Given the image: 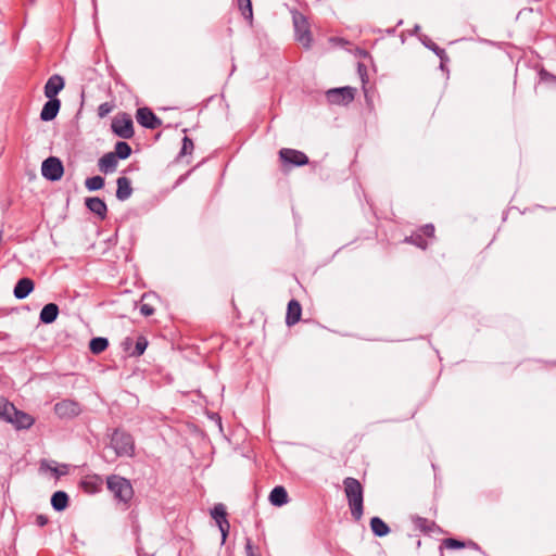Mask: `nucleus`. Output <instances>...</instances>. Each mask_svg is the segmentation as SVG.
Wrapping results in <instances>:
<instances>
[{"label":"nucleus","mask_w":556,"mask_h":556,"mask_svg":"<svg viewBox=\"0 0 556 556\" xmlns=\"http://www.w3.org/2000/svg\"><path fill=\"white\" fill-rule=\"evenodd\" d=\"M419 30H420V26L419 25H415L413 34H417Z\"/></svg>","instance_id":"obj_46"},{"label":"nucleus","mask_w":556,"mask_h":556,"mask_svg":"<svg viewBox=\"0 0 556 556\" xmlns=\"http://www.w3.org/2000/svg\"><path fill=\"white\" fill-rule=\"evenodd\" d=\"M134 341L130 337H127L122 342L123 350L129 355V352L134 349Z\"/></svg>","instance_id":"obj_39"},{"label":"nucleus","mask_w":556,"mask_h":556,"mask_svg":"<svg viewBox=\"0 0 556 556\" xmlns=\"http://www.w3.org/2000/svg\"><path fill=\"white\" fill-rule=\"evenodd\" d=\"M443 545L450 549H458L466 546V543L457 539L448 538L443 541Z\"/></svg>","instance_id":"obj_34"},{"label":"nucleus","mask_w":556,"mask_h":556,"mask_svg":"<svg viewBox=\"0 0 556 556\" xmlns=\"http://www.w3.org/2000/svg\"><path fill=\"white\" fill-rule=\"evenodd\" d=\"M64 86V78L59 74H54L46 81L43 93L46 98H58L56 96L63 90Z\"/></svg>","instance_id":"obj_12"},{"label":"nucleus","mask_w":556,"mask_h":556,"mask_svg":"<svg viewBox=\"0 0 556 556\" xmlns=\"http://www.w3.org/2000/svg\"><path fill=\"white\" fill-rule=\"evenodd\" d=\"M344 492L351 515L355 521L362 519L364 514V491L361 482L352 477L343 480Z\"/></svg>","instance_id":"obj_1"},{"label":"nucleus","mask_w":556,"mask_h":556,"mask_svg":"<svg viewBox=\"0 0 556 556\" xmlns=\"http://www.w3.org/2000/svg\"><path fill=\"white\" fill-rule=\"evenodd\" d=\"M148 348V340L143 336H139L134 345V349L129 352L130 357L141 356Z\"/></svg>","instance_id":"obj_29"},{"label":"nucleus","mask_w":556,"mask_h":556,"mask_svg":"<svg viewBox=\"0 0 556 556\" xmlns=\"http://www.w3.org/2000/svg\"><path fill=\"white\" fill-rule=\"evenodd\" d=\"M211 516L218 526L223 541H225L230 528V525L227 520V511L225 505L222 503L214 505V507L211 509Z\"/></svg>","instance_id":"obj_9"},{"label":"nucleus","mask_w":556,"mask_h":556,"mask_svg":"<svg viewBox=\"0 0 556 556\" xmlns=\"http://www.w3.org/2000/svg\"><path fill=\"white\" fill-rule=\"evenodd\" d=\"M36 523L40 527H43L48 523V517L43 515H38L36 518Z\"/></svg>","instance_id":"obj_41"},{"label":"nucleus","mask_w":556,"mask_h":556,"mask_svg":"<svg viewBox=\"0 0 556 556\" xmlns=\"http://www.w3.org/2000/svg\"><path fill=\"white\" fill-rule=\"evenodd\" d=\"M405 241L422 250L428 247V240L420 232L413 233L412 236L407 237Z\"/></svg>","instance_id":"obj_31"},{"label":"nucleus","mask_w":556,"mask_h":556,"mask_svg":"<svg viewBox=\"0 0 556 556\" xmlns=\"http://www.w3.org/2000/svg\"><path fill=\"white\" fill-rule=\"evenodd\" d=\"M109 346V340L104 337H94L89 341V350L92 354H100Z\"/></svg>","instance_id":"obj_27"},{"label":"nucleus","mask_w":556,"mask_h":556,"mask_svg":"<svg viewBox=\"0 0 556 556\" xmlns=\"http://www.w3.org/2000/svg\"><path fill=\"white\" fill-rule=\"evenodd\" d=\"M193 141L185 136L184 139H182V146H181V149H180V152H179V156H185V155H188L192 152L193 150Z\"/></svg>","instance_id":"obj_33"},{"label":"nucleus","mask_w":556,"mask_h":556,"mask_svg":"<svg viewBox=\"0 0 556 556\" xmlns=\"http://www.w3.org/2000/svg\"><path fill=\"white\" fill-rule=\"evenodd\" d=\"M238 5L242 15L248 20H252L253 11L251 0H238Z\"/></svg>","instance_id":"obj_32"},{"label":"nucleus","mask_w":556,"mask_h":556,"mask_svg":"<svg viewBox=\"0 0 556 556\" xmlns=\"http://www.w3.org/2000/svg\"><path fill=\"white\" fill-rule=\"evenodd\" d=\"M64 173V166L63 163L59 157L55 156H49L42 162L41 165V175L50 180V181H58L62 178Z\"/></svg>","instance_id":"obj_6"},{"label":"nucleus","mask_w":556,"mask_h":556,"mask_svg":"<svg viewBox=\"0 0 556 556\" xmlns=\"http://www.w3.org/2000/svg\"><path fill=\"white\" fill-rule=\"evenodd\" d=\"M369 525L372 533L378 538L390 533V527L380 517H372Z\"/></svg>","instance_id":"obj_25"},{"label":"nucleus","mask_w":556,"mask_h":556,"mask_svg":"<svg viewBox=\"0 0 556 556\" xmlns=\"http://www.w3.org/2000/svg\"><path fill=\"white\" fill-rule=\"evenodd\" d=\"M355 97V88L353 87H339L329 89L326 92V99L330 104L348 105Z\"/></svg>","instance_id":"obj_5"},{"label":"nucleus","mask_w":556,"mask_h":556,"mask_svg":"<svg viewBox=\"0 0 556 556\" xmlns=\"http://www.w3.org/2000/svg\"><path fill=\"white\" fill-rule=\"evenodd\" d=\"M420 41L422 42V45L431 50L432 52L435 53V55L439 56L440 61H441V65L440 67L441 68H444V62H447L448 61V56L445 52V50L443 48H440L435 42H433L428 36L426 35H422L420 37Z\"/></svg>","instance_id":"obj_22"},{"label":"nucleus","mask_w":556,"mask_h":556,"mask_svg":"<svg viewBox=\"0 0 556 556\" xmlns=\"http://www.w3.org/2000/svg\"><path fill=\"white\" fill-rule=\"evenodd\" d=\"M131 147L126 141H117L113 153L118 160H126L131 155Z\"/></svg>","instance_id":"obj_28"},{"label":"nucleus","mask_w":556,"mask_h":556,"mask_svg":"<svg viewBox=\"0 0 556 556\" xmlns=\"http://www.w3.org/2000/svg\"><path fill=\"white\" fill-rule=\"evenodd\" d=\"M34 281L28 277H23L15 283L13 294L17 300H23L34 291Z\"/></svg>","instance_id":"obj_14"},{"label":"nucleus","mask_w":556,"mask_h":556,"mask_svg":"<svg viewBox=\"0 0 556 556\" xmlns=\"http://www.w3.org/2000/svg\"><path fill=\"white\" fill-rule=\"evenodd\" d=\"M302 307L299 301L290 300L287 307L286 324L291 327L300 321Z\"/></svg>","instance_id":"obj_17"},{"label":"nucleus","mask_w":556,"mask_h":556,"mask_svg":"<svg viewBox=\"0 0 556 556\" xmlns=\"http://www.w3.org/2000/svg\"><path fill=\"white\" fill-rule=\"evenodd\" d=\"M294 28H295V39L303 45L305 48L311 47V31L306 26V20L303 15L294 16Z\"/></svg>","instance_id":"obj_11"},{"label":"nucleus","mask_w":556,"mask_h":556,"mask_svg":"<svg viewBox=\"0 0 556 556\" xmlns=\"http://www.w3.org/2000/svg\"><path fill=\"white\" fill-rule=\"evenodd\" d=\"M113 134L122 139H130L134 137V123L129 114H117L111 124Z\"/></svg>","instance_id":"obj_4"},{"label":"nucleus","mask_w":556,"mask_h":556,"mask_svg":"<svg viewBox=\"0 0 556 556\" xmlns=\"http://www.w3.org/2000/svg\"><path fill=\"white\" fill-rule=\"evenodd\" d=\"M15 406L4 397H0V419L10 422L12 421Z\"/></svg>","instance_id":"obj_26"},{"label":"nucleus","mask_w":556,"mask_h":556,"mask_svg":"<svg viewBox=\"0 0 556 556\" xmlns=\"http://www.w3.org/2000/svg\"><path fill=\"white\" fill-rule=\"evenodd\" d=\"M106 486L114 498L125 505H128L134 496V489L130 481L118 475L109 476L106 478Z\"/></svg>","instance_id":"obj_2"},{"label":"nucleus","mask_w":556,"mask_h":556,"mask_svg":"<svg viewBox=\"0 0 556 556\" xmlns=\"http://www.w3.org/2000/svg\"><path fill=\"white\" fill-rule=\"evenodd\" d=\"M131 170H132V167H131V166H129V167H128V169H126V170H125V173H127V172H131Z\"/></svg>","instance_id":"obj_48"},{"label":"nucleus","mask_w":556,"mask_h":556,"mask_svg":"<svg viewBox=\"0 0 556 556\" xmlns=\"http://www.w3.org/2000/svg\"><path fill=\"white\" fill-rule=\"evenodd\" d=\"M63 468H64V470L60 469V471L58 469H53V470L58 475H65V473H67V467L64 465Z\"/></svg>","instance_id":"obj_44"},{"label":"nucleus","mask_w":556,"mask_h":556,"mask_svg":"<svg viewBox=\"0 0 556 556\" xmlns=\"http://www.w3.org/2000/svg\"><path fill=\"white\" fill-rule=\"evenodd\" d=\"M414 523H415V526L417 528H419L420 530H422L425 532H429L430 531L429 521L426 518L416 517L414 519Z\"/></svg>","instance_id":"obj_36"},{"label":"nucleus","mask_w":556,"mask_h":556,"mask_svg":"<svg viewBox=\"0 0 556 556\" xmlns=\"http://www.w3.org/2000/svg\"><path fill=\"white\" fill-rule=\"evenodd\" d=\"M245 553H247V556H260V555L254 553L253 546H252V542H251L250 539H247Z\"/></svg>","instance_id":"obj_40"},{"label":"nucleus","mask_w":556,"mask_h":556,"mask_svg":"<svg viewBox=\"0 0 556 556\" xmlns=\"http://www.w3.org/2000/svg\"><path fill=\"white\" fill-rule=\"evenodd\" d=\"M104 178L101 176H92L86 179L85 186L89 191H97L104 187Z\"/></svg>","instance_id":"obj_30"},{"label":"nucleus","mask_w":556,"mask_h":556,"mask_svg":"<svg viewBox=\"0 0 556 556\" xmlns=\"http://www.w3.org/2000/svg\"><path fill=\"white\" fill-rule=\"evenodd\" d=\"M363 68H364V65L358 63V71H359V73L362 72Z\"/></svg>","instance_id":"obj_47"},{"label":"nucleus","mask_w":556,"mask_h":556,"mask_svg":"<svg viewBox=\"0 0 556 556\" xmlns=\"http://www.w3.org/2000/svg\"><path fill=\"white\" fill-rule=\"evenodd\" d=\"M468 544H469V546H471V547H472V548H475V549H478V548H479L478 544H477V543H475V542H472V541H469V543H468Z\"/></svg>","instance_id":"obj_45"},{"label":"nucleus","mask_w":556,"mask_h":556,"mask_svg":"<svg viewBox=\"0 0 556 556\" xmlns=\"http://www.w3.org/2000/svg\"><path fill=\"white\" fill-rule=\"evenodd\" d=\"M279 156L283 163L293 166H304L309 162L308 156L304 152L290 148L280 149Z\"/></svg>","instance_id":"obj_7"},{"label":"nucleus","mask_w":556,"mask_h":556,"mask_svg":"<svg viewBox=\"0 0 556 556\" xmlns=\"http://www.w3.org/2000/svg\"><path fill=\"white\" fill-rule=\"evenodd\" d=\"M137 122L144 128L156 129L162 125L161 118H159L151 109L144 106L139 108L136 113Z\"/></svg>","instance_id":"obj_10"},{"label":"nucleus","mask_w":556,"mask_h":556,"mask_svg":"<svg viewBox=\"0 0 556 556\" xmlns=\"http://www.w3.org/2000/svg\"><path fill=\"white\" fill-rule=\"evenodd\" d=\"M85 204L90 212L96 214L101 219L106 218L108 206H106L104 200H102L98 197L87 198L85 201Z\"/></svg>","instance_id":"obj_15"},{"label":"nucleus","mask_w":556,"mask_h":556,"mask_svg":"<svg viewBox=\"0 0 556 556\" xmlns=\"http://www.w3.org/2000/svg\"><path fill=\"white\" fill-rule=\"evenodd\" d=\"M140 313L143 316L149 317V316L154 314V308L151 305L147 304V303H142L140 305Z\"/></svg>","instance_id":"obj_38"},{"label":"nucleus","mask_w":556,"mask_h":556,"mask_svg":"<svg viewBox=\"0 0 556 556\" xmlns=\"http://www.w3.org/2000/svg\"><path fill=\"white\" fill-rule=\"evenodd\" d=\"M114 109V104L112 102H103L98 106V116L100 118L109 115Z\"/></svg>","instance_id":"obj_35"},{"label":"nucleus","mask_w":556,"mask_h":556,"mask_svg":"<svg viewBox=\"0 0 556 556\" xmlns=\"http://www.w3.org/2000/svg\"><path fill=\"white\" fill-rule=\"evenodd\" d=\"M117 189H116V199L118 201H126L132 194L131 181L129 178L122 176L116 180Z\"/></svg>","instance_id":"obj_18"},{"label":"nucleus","mask_w":556,"mask_h":556,"mask_svg":"<svg viewBox=\"0 0 556 556\" xmlns=\"http://www.w3.org/2000/svg\"><path fill=\"white\" fill-rule=\"evenodd\" d=\"M288 501H289L288 492L283 486L277 485L271 490V492L269 494V502L271 505L280 507V506L287 504Z\"/></svg>","instance_id":"obj_23"},{"label":"nucleus","mask_w":556,"mask_h":556,"mask_svg":"<svg viewBox=\"0 0 556 556\" xmlns=\"http://www.w3.org/2000/svg\"><path fill=\"white\" fill-rule=\"evenodd\" d=\"M48 101L43 104L40 112V119L42 122L53 121L61 109V101L58 98H47Z\"/></svg>","instance_id":"obj_13"},{"label":"nucleus","mask_w":556,"mask_h":556,"mask_svg":"<svg viewBox=\"0 0 556 556\" xmlns=\"http://www.w3.org/2000/svg\"><path fill=\"white\" fill-rule=\"evenodd\" d=\"M540 74H541V77H542L543 79H544V78H551V79H554V78H555L552 74L547 73V72H546V71H544V70H543Z\"/></svg>","instance_id":"obj_42"},{"label":"nucleus","mask_w":556,"mask_h":556,"mask_svg":"<svg viewBox=\"0 0 556 556\" xmlns=\"http://www.w3.org/2000/svg\"><path fill=\"white\" fill-rule=\"evenodd\" d=\"M420 233L424 237L432 238L434 236V226L432 224H427L420 228Z\"/></svg>","instance_id":"obj_37"},{"label":"nucleus","mask_w":556,"mask_h":556,"mask_svg":"<svg viewBox=\"0 0 556 556\" xmlns=\"http://www.w3.org/2000/svg\"><path fill=\"white\" fill-rule=\"evenodd\" d=\"M54 413L62 419H72L81 413V407L75 401L63 400L54 405Z\"/></svg>","instance_id":"obj_8"},{"label":"nucleus","mask_w":556,"mask_h":556,"mask_svg":"<svg viewBox=\"0 0 556 556\" xmlns=\"http://www.w3.org/2000/svg\"><path fill=\"white\" fill-rule=\"evenodd\" d=\"M68 495L64 491H56L51 496V506L55 511H63L68 506Z\"/></svg>","instance_id":"obj_24"},{"label":"nucleus","mask_w":556,"mask_h":556,"mask_svg":"<svg viewBox=\"0 0 556 556\" xmlns=\"http://www.w3.org/2000/svg\"><path fill=\"white\" fill-rule=\"evenodd\" d=\"M118 159L113 152H108L99 159V169L104 174H110L116 170Z\"/></svg>","instance_id":"obj_19"},{"label":"nucleus","mask_w":556,"mask_h":556,"mask_svg":"<svg viewBox=\"0 0 556 556\" xmlns=\"http://www.w3.org/2000/svg\"><path fill=\"white\" fill-rule=\"evenodd\" d=\"M59 306L55 303L46 304L39 314L40 323L45 325L54 323L59 316Z\"/></svg>","instance_id":"obj_21"},{"label":"nucleus","mask_w":556,"mask_h":556,"mask_svg":"<svg viewBox=\"0 0 556 556\" xmlns=\"http://www.w3.org/2000/svg\"><path fill=\"white\" fill-rule=\"evenodd\" d=\"M34 422L35 419L30 415L18 410L15 407V413L13 414L12 421H10V424H12L16 429H29Z\"/></svg>","instance_id":"obj_20"},{"label":"nucleus","mask_w":556,"mask_h":556,"mask_svg":"<svg viewBox=\"0 0 556 556\" xmlns=\"http://www.w3.org/2000/svg\"><path fill=\"white\" fill-rule=\"evenodd\" d=\"M80 485L85 492L96 494L102 490L103 479L99 475L87 476L81 480Z\"/></svg>","instance_id":"obj_16"},{"label":"nucleus","mask_w":556,"mask_h":556,"mask_svg":"<svg viewBox=\"0 0 556 556\" xmlns=\"http://www.w3.org/2000/svg\"><path fill=\"white\" fill-rule=\"evenodd\" d=\"M63 468H64V470L60 469V471L58 469H53V470L58 475H65V473H67V467L64 465Z\"/></svg>","instance_id":"obj_43"},{"label":"nucleus","mask_w":556,"mask_h":556,"mask_svg":"<svg viewBox=\"0 0 556 556\" xmlns=\"http://www.w3.org/2000/svg\"><path fill=\"white\" fill-rule=\"evenodd\" d=\"M110 445L116 457H132L135 455V440L124 430L115 429L110 438Z\"/></svg>","instance_id":"obj_3"}]
</instances>
